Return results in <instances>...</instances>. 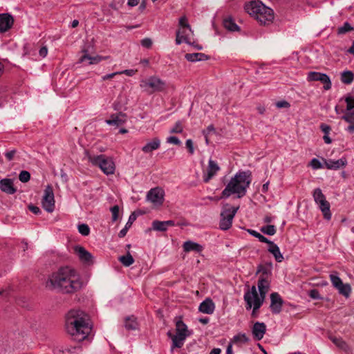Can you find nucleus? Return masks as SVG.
<instances>
[{"mask_svg": "<svg viewBox=\"0 0 354 354\" xmlns=\"http://www.w3.org/2000/svg\"><path fill=\"white\" fill-rule=\"evenodd\" d=\"M84 286V281L74 268L64 266L53 272L46 282L50 287L63 294H73L80 290Z\"/></svg>", "mask_w": 354, "mask_h": 354, "instance_id": "f257e3e1", "label": "nucleus"}, {"mask_svg": "<svg viewBox=\"0 0 354 354\" xmlns=\"http://www.w3.org/2000/svg\"><path fill=\"white\" fill-rule=\"evenodd\" d=\"M86 315L80 310H71L66 315V328L68 334L77 342L84 340L91 331Z\"/></svg>", "mask_w": 354, "mask_h": 354, "instance_id": "f03ea898", "label": "nucleus"}, {"mask_svg": "<svg viewBox=\"0 0 354 354\" xmlns=\"http://www.w3.org/2000/svg\"><path fill=\"white\" fill-rule=\"evenodd\" d=\"M252 180L250 171H240L237 172L226 185L222 191L221 198H227L234 194L238 198L243 197Z\"/></svg>", "mask_w": 354, "mask_h": 354, "instance_id": "7ed1b4c3", "label": "nucleus"}, {"mask_svg": "<svg viewBox=\"0 0 354 354\" xmlns=\"http://www.w3.org/2000/svg\"><path fill=\"white\" fill-rule=\"evenodd\" d=\"M269 288L270 283L268 279L264 277H260L258 281L259 294H258L255 286H252V288L244 294L246 309L250 310L252 308V306H254V310H259L264 301Z\"/></svg>", "mask_w": 354, "mask_h": 354, "instance_id": "20e7f679", "label": "nucleus"}, {"mask_svg": "<svg viewBox=\"0 0 354 354\" xmlns=\"http://www.w3.org/2000/svg\"><path fill=\"white\" fill-rule=\"evenodd\" d=\"M245 11L255 19L261 25H269L274 20V11L260 0L247 2L244 5Z\"/></svg>", "mask_w": 354, "mask_h": 354, "instance_id": "39448f33", "label": "nucleus"}, {"mask_svg": "<svg viewBox=\"0 0 354 354\" xmlns=\"http://www.w3.org/2000/svg\"><path fill=\"white\" fill-rule=\"evenodd\" d=\"M88 161L95 166H98L106 175L113 174L115 171V163L111 158L105 155H88Z\"/></svg>", "mask_w": 354, "mask_h": 354, "instance_id": "423d86ee", "label": "nucleus"}, {"mask_svg": "<svg viewBox=\"0 0 354 354\" xmlns=\"http://www.w3.org/2000/svg\"><path fill=\"white\" fill-rule=\"evenodd\" d=\"M239 206L233 207L226 203L222 207L219 227L222 230H227L232 227V221L235 216Z\"/></svg>", "mask_w": 354, "mask_h": 354, "instance_id": "0eeeda50", "label": "nucleus"}, {"mask_svg": "<svg viewBox=\"0 0 354 354\" xmlns=\"http://www.w3.org/2000/svg\"><path fill=\"white\" fill-rule=\"evenodd\" d=\"M313 196L315 203L318 205L321 210L324 218L329 221L331 219L332 214L330 212V205L329 202L326 199V196L322 193L320 188H316L314 189Z\"/></svg>", "mask_w": 354, "mask_h": 354, "instance_id": "6e6552de", "label": "nucleus"}, {"mask_svg": "<svg viewBox=\"0 0 354 354\" xmlns=\"http://www.w3.org/2000/svg\"><path fill=\"white\" fill-rule=\"evenodd\" d=\"M140 86L149 93L161 92L165 89L166 83L156 76H151L146 80H142Z\"/></svg>", "mask_w": 354, "mask_h": 354, "instance_id": "1a4fd4ad", "label": "nucleus"}, {"mask_svg": "<svg viewBox=\"0 0 354 354\" xmlns=\"http://www.w3.org/2000/svg\"><path fill=\"white\" fill-rule=\"evenodd\" d=\"M329 277L333 286L338 291V293L345 298H348L352 291L351 285L344 283L337 273L330 274Z\"/></svg>", "mask_w": 354, "mask_h": 354, "instance_id": "9d476101", "label": "nucleus"}, {"mask_svg": "<svg viewBox=\"0 0 354 354\" xmlns=\"http://www.w3.org/2000/svg\"><path fill=\"white\" fill-rule=\"evenodd\" d=\"M42 207L48 212H52L55 208V199L53 188L50 185H48L45 190L42 198Z\"/></svg>", "mask_w": 354, "mask_h": 354, "instance_id": "9b49d317", "label": "nucleus"}, {"mask_svg": "<svg viewBox=\"0 0 354 354\" xmlns=\"http://www.w3.org/2000/svg\"><path fill=\"white\" fill-rule=\"evenodd\" d=\"M307 80L311 81H319L324 84V89L328 91L331 88L332 83L330 79L326 73H322L315 71H310L308 73Z\"/></svg>", "mask_w": 354, "mask_h": 354, "instance_id": "f8f14e48", "label": "nucleus"}, {"mask_svg": "<svg viewBox=\"0 0 354 354\" xmlns=\"http://www.w3.org/2000/svg\"><path fill=\"white\" fill-rule=\"evenodd\" d=\"M165 192L160 187L151 189L147 194V200L154 205H162L164 201Z\"/></svg>", "mask_w": 354, "mask_h": 354, "instance_id": "ddd939ff", "label": "nucleus"}, {"mask_svg": "<svg viewBox=\"0 0 354 354\" xmlns=\"http://www.w3.org/2000/svg\"><path fill=\"white\" fill-rule=\"evenodd\" d=\"M194 32L191 27L179 28L176 32V44L180 45L185 42L189 45H194V42L191 41L190 35Z\"/></svg>", "mask_w": 354, "mask_h": 354, "instance_id": "4468645a", "label": "nucleus"}, {"mask_svg": "<svg viewBox=\"0 0 354 354\" xmlns=\"http://www.w3.org/2000/svg\"><path fill=\"white\" fill-rule=\"evenodd\" d=\"M74 250L80 260L84 263L92 264L93 263V255L84 247L77 245L74 248Z\"/></svg>", "mask_w": 354, "mask_h": 354, "instance_id": "2eb2a0df", "label": "nucleus"}, {"mask_svg": "<svg viewBox=\"0 0 354 354\" xmlns=\"http://www.w3.org/2000/svg\"><path fill=\"white\" fill-rule=\"evenodd\" d=\"M271 304L270 310L274 314H278L281 311L283 300L281 297L277 292H273L270 295Z\"/></svg>", "mask_w": 354, "mask_h": 354, "instance_id": "dca6fc26", "label": "nucleus"}, {"mask_svg": "<svg viewBox=\"0 0 354 354\" xmlns=\"http://www.w3.org/2000/svg\"><path fill=\"white\" fill-rule=\"evenodd\" d=\"M127 114L122 112H119L118 113L112 114L110 119L106 120V123L109 125L120 127L124 124L127 122Z\"/></svg>", "mask_w": 354, "mask_h": 354, "instance_id": "f3484780", "label": "nucleus"}, {"mask_svg": "<svg viewBox=\"0 0 354 354\" xmlns=\"http://www.w3.org/2000/svg\"><path fill=\"white\" fill-rule=\"evenodd\" d=\"M14 19L8 13L0 14V32H5L11 28Z\"/></svg>", "mask_w": 354, "mask_h": 354, "instance_id": "a211bd4d", "label": "nucleus"}, {"mask_svg": "<svg viewBox=\"0 0 354 354\" xmlns=\"http://www.w3.org/2000/svg\"><path fill=\"white\" fill-rule=\"evenodd\" d=\"M0 189L7 194H14L17 188L14 186L13 180L11 178H3L0 180Z\"/></svg>", "mask_w": 354, "mask_h": 354, "instance_id": "6ab92c4d", "label": "nucleus"}, {"mask_svg": "<svg viewBox=\"0 0 354 354\" xmlns=\"http://www.w3.org/2000/svg\"><path fill=\"white\" fill-rule=\"evenodd\" d=\"M266 332V325L263 322H257L254 324L252 333L255 340H261L263 339Z\"/></svg>", "mask_w": 354, "mask_h": 354, "instance_id": "aec40b11", "label": "nucleus"}, {"mask_svg": "<svg viewBox=\"0 0 354 354\" xmlns=\"http://www.w3.org/2000/svg\"><path fill=\"white\" fill-rule=\"evenodd\" d=\"M219 170L220 167L216 163V162L212 159H209L208 161L207 174L205 175L203 177L204 182H209V180L212 179Z\"/></svg>", "mask_w": 354, "mask_h": 354, "instance_id": "412c9836", "label": "nucleus"}, {"mask_svg": "<svg viewBox=\"0 0 354 354\" xmlns=\"http://www.w3.org/2000/svg\"><path fill=\"white\" fill-rule=\"evenodd\" d=\"M215 305L209 298L205 299L199 306L198 310L203 313L211 315L214 313Z\"/></svg>", "mask_w": 354, "mask_h": 354, "instance_id": "4be33fe9", "label": "nucleus"}, {"mask_svg": "<svg viewBox=\"0 0 354 354\" xmlns=\"http://www.w3.org/2000/svg\"><path fill=\"white\" fill-rule=\"evenodd\" d=\"M268 244L269 245L268 251L273 255L277 262H281L283 260V256L281 253L279 246L271 241Z\"/></svg>", "mask_w": 354, "mask_h": 354, "instance_id": "5701e85b", "label": "nucleus"}, {"mask_svg": "<svg viewBox=\"0 0 354 354\" xmlns=\"http://www.w3.org/2000/svg\"><path fill=\"white\" fill-rule=\"evenodd\" d=\"M324 164L327 169L337 170L344 167L346 165V160L343 158L337 160H328L324 161Z\"/></svg>", "mask_w": 354, "mask_h": 354, "instance_id": "b1692460", "label": "nucleus"}, {"mask_svg": "<svg viewBox=\"0 0 354 354\" xmlns=\"http://www.w3.org/2000/svg\"><path fill=\"white\" fill-rule=\"evenodd\" d=\"M160 146V140L158 138H154L151 141L147 142L142 147V151L144 153H150L158 149Z\"/></svg>", "mask_w": 354, "mask_h": 354, "instance_id": "393cba45", "label": "nucleus"}, {"mask_svg": "<svg viewBox=\"0 0 354 354\" xmlns=\"http://www.w3.org/2000/svg\"><path fill=\"white\" fill-rule=\"evenodd\" d=\"M185 57L187 61L191 62L205 61L209 59L208 55L201 53H187Z\"/></svg>", "mask_w": 354, "mask_h": 354, "instance_id": "a878e982", "label": "nucleus"}, {"mask_svg": "<svg viewBox=\"0 0 354 354\" xmlns=\"http://www.w3.org/2000/svg\"><path fill=\"white\" fill-rule=\"evenodd\" d=\"M183 248L184 251L186 252H189L191 251H195L197 252H200L203 250L202 245H201L200 244H198L197 243L191 241H185L183 243Z\"/></svg>", "mask_w": 354, "mask_h": 354, "instance_id": "bb28decb", "label": "nucleus"}, {"mask_svg": "<svg viewBox=\"0 0 354 354\" xmlns=\"http://www.w3.org/2000/svg\"><path fill=\"white\" fill-rule=\"evenodd\" d=\"M83 52L85 53V54L83 55L80 59V62L81 63L88 62V64H96L102 59L100 56L97 55L93 57L86 54V50H84Z\"/></svg>", "mask_w": 354, "mask_h": 354, "instance_id": "cd10ccee", "label": "nucleus"}, {"mask_svg": "<svg viewBox=\"0 0 354 354\" xmlns=\"http://www.w3.org/2000/svg\"><path fill=\"white\" fill-rule=\"evenodd\" d=\"M223 26L228 30L235 32L239 31V27L234 22V20L231 17H227L223 19Z\"/></svg>", "mask_w": 354, "mask_h": 354, "instance_id": "c85d7f7f", "label": "nucleus"}, {"mask_svg": "<svg viewBox=\"0 0 354 354\" xmlns=\"http://www.w3.org/2000/svg\"><path fill=\"white\" fill-rule=\"evenodd\" d=\"M168 335L172 339V348H181L187 337L186 335H176L172 336L170 332L168 333Z\"/></svg>", "mask_w": 354, "mask_h": 354, "instance_id": "c756f323", "label": "nucleus"}, {"mask_svg": "<svg viewBox=\"0 0 354 354\" xmlns=\"http://www.w3.org/2000/svg\"><path fill=\"white\" fill-rule=\"evenodd\" d=\"M272 265L271 263L266 265H260L257 269V273H261L260 277H264L266 279L272 274Z\"/></svg>", "mask_w": 354, "mask_h": 354, "instance_id": "7c9ffc66", "label": "nucleus"}, {"mask_svg": "<svg viewBox=\"0 0 354 354\" xmlns=\"http://www.w3.org/2000/svg\"><path fill=\"white\" fill-rule=\"evenodd\" d=\"M136 219V214L133 212L132 213L129 217V220L127 221V223H126L125 226L124 228H122L119 234H118V236L120 238H122L124 236H125V235L127 234V231L129 230V228L131 227V225H132L133 222Z\"/></svg>", "mask_w": 354, "mask_h": 354, "instance_id": "2f4dec72", "label": "nucleus"}, {"mask_svg": "<svg viewBox=\"0 0 354 354\" xmlns=\"http://www.w3.org/2000/svg\"><path fill=\"white\" fill-rule=\"evenodd\" d=\"M340 80L345 84H351L354 80V74L351 71H344L341 73Z\"/></svg>", "mask_w": 354, "mask_h": 354, "instance_id": "473e14b6", "label": "nucleus"}, {"mask_svg": "<svg viewBox=\"0 0 354 354\" xmlns=\"http://www.w3.org/2000/svg\"><path fill=\"white\" fill-rule=\"evenodd\" d=\"M176 335H186V337L188 336V334H187V327L183 323V322L182 320H178L176 322Z\"/></svg>", "mask_w": 354, "mask_h": 354, "instance_id": "72a5a7b5", "label": "nucleus"}, {"mask_svg": "<svg viewBox=\"0 0 354 354\" xmlns=\"http://www.w3.org/2000/svg\"><path fill=\"white\" fill-rule=\"evenodd\" d=\"M118 260L126 267L130 266L134 262V259L129 252L124 256L120 257Z\"/></svg>", "mask_w": 354, "mask_h": 354, "instance_id": "f704fd0d", "label": "nucleus"}, {"mask_svg": "<svg viewBox=\"0 0 354 354\" xmlns=\"http://www.w3.org/2000/svg\"><path fill=\"white\" fill-rule=\"evenodd\" d=\"M152 229L155 231L165 232L167 230L164 221H153L152 222Z\"/></svg>", "mask_w": 354, "mask_h": 354, "instance_id": "c9c22d12", "label": "nucleus"}, {"mask_svg": "<svg viewBox=\"0 0 354 354\" xmlns=\"http://www.w3.org/2000/svg\"><path fill=\"white\" fill-rule=\"evenodd\" d=\"M125 328L127 330H136L138 328V323L134 317H128L125 320Z\"/></svg>", "mask_w": 354, "mask_h": 354, "instance_id": "e433bc0d", "label": "nucleus"}, {"mask_svg": "<svg viewBox=\"0 0 354 354\" xmlns=\"http://www.w3.org/2000/svg\"><path fill=\"white\" fill-rule=\"evenodd\" d=\"M345 102L346 103V109L344 113H348V112H354V97L352 96H347L345 98Z\"/></svg>", "mask_w": 354, "mask_h": 354, "instance_id": "4c0bfd02", "label": "nucleus"}, {"mask_svg": "<svg viewBox=\"0 0 354 354\" xmlns=\"http://www.w3.org/2000/svg\"><path fill=\"white\" fill-rule=\"evenodd\" d=\"M261 232L267 235L272 236L276 233V228L273 225H268L261 227Z\"/></svg>", "mask_w": 354, "mask_h": 354, "instance_id": "58836bf2", "label": "nucleus"}, {"mask_svg": "<svg viewBox=\"0 0 354 354\" xmlns=\"http://www.w3.org/2000/svg\"><path fill=\"white\" fill-rule=\"evenodd\" d=\"M248 232L252 236H254L255 238H257L259 239V241L261 243H268L270 241L266 237L263 236L261 234H260L259 232H258L254 230H248Z\"/></svg>", "mask_w": 354, "mask_h": 354, "instance_id": "ea45409f", "label": "nucleus"}, {"mask_svg": "<svg viewBox=\"0 0 354 354\" xmlns=\"http://www.w3.org/2000/svg\"><path fill=\"white\" fill-rule=\"evenodd\" d=\"M353 30V28L351 26V25L348 22L346 21L344 23L342 26L338 28L337 33L339 35H343Z\"/></svg>", "mask_w": 354, "mask_h": 354, "instance_id": "a19ab883", "label": "nucleus"}, {"mask_svg": "<svg viewBox=\"0 0 354 354\" xmlns=\"http://www.w3.org/2000/svg\"><path fill=\"white\" fill-rule=\"evenodd\" d=\"M77 228L78 232L83 236H88L90 233V228L87 224H80Z\"/></svg>", "mask_w": 354, "mask_h": 354, "instance_id": "79ce46f5", "label": "nucleus"}, {"mask_svg": "<svg viewBox=\"0 0 354 354\" xmlns=\"http://www.w3.org/2000/svg\"><path fill=\"white\" fill-rule=\"evenodd\" d=\"M183 128L180 121H177L174 126L170 129L171 133H180L183 131Z\"/></svg>", "mask_w": 354, "mask_h": 354, "instance_id": "37998d69", "label": "nucleus"}, {"mask_svg": "<svg viewBox=\"0 0 354 354\" xmlns=\"http://www.w3.org/2000/svg\"><path fill=\"white\" fill-rule=\"evenodd\" d=\"M19 179L22 183H27L30 179V174L27 171H21L19 175Z\"/></svg>", "mask_w": 354, "mask_h": 354, "instance_id": "c03bdc74", "label": "nucleus"}, {"mask_svg": "<svg viewBox=\"0 0 354 354\" xmlns=\"http://www.w3.org/2000/svg\"><path fill=\"white\" fill-rule=\"evenodd\" d=\"M341 118L348 123H354V112L344 113Z\"/></svg>", "mask_w": 354, "mask_h": 354, "instance_id": "a18cd8bd", "label": "nucleus"}, {"mask_svg": "<svg viewBox=\"0 0 354 354\" xmlns=\"http://www.w3.org/2000/svg\"><path fill=\"white\" fill-rule=\"evenodd\" d=\"M333 342L338 347L345 349L347 347L346 343L341 338L334 337L332 339Z\"/></svg>", "mask_w": 354, "mask_h": 354, "instance_id": "49530a36", "label": "nucleus"}, {"mask_svg": "<svg viewBox=\"0 0 354 354\" xmlns=\"http://www.w3.org/2000/svg\"><path fill=\"white\" fill-rule=\"evenodd\" d=\"M309 165L314 169H318L323 167L321 162L317 158L312 159Z\"/></svg>", "mask_w": 354, "mask_h": 354, "instance_id": "de8ad7c7", "label": "nucleus"}, {"mask_svg": "<svg viewBox=\"0 0 354 354\" xmlns=\"http://www.w3.org/2000/svg\"><path fill=\"white\" fill-rule=\"evenodd\" d=\"M111 212L112 213V220L113 221H115L118 218L119 207L118 205H114L111 208Z\"/></svg>", "mask_w": 354, "mask_h": 354, "instance_id": "09e8293b", "label": "nucleus"}, {"mask_svg": "<svg viewBox=\"0 0 354 354\" xmlns=\"http://www.w3.org/2000/svg\"><path fill=\"white\" fill-rule=\"evenodd\" d=\"M179 28L191 27L187 23V19L185 16L181 17L179 19Z\"/></svg>", "mask_w": 354, "mask_h": 354, "instance_id": "8fccbe9b", "label": "nucleus"}, {"mask_svg": "<svg viewBox=\"0 0 354 354\" xmlns=\"http://www.w3.org/2000/svg\"><path fill=\"white\" fill-rule=\"evenodd\" d=\"M167 142L176 145H180L181 144L180 140L176 136H170L167 138Z\"/></svg>", "mask_w": 354, "mask_h": 354, "instance_id": "3c124183", "label": "nucleus"}, {"mask_svg": "<svg viewBox=\"0 0 354 354\" xmlns=\"http://www.w3.org/2000/svg\"><path fill=\"white\" fill-rule=\"evenodd\" d=\"M136 72H137V70L126 69L124 71H118V75L124 74L127 76L131 77V76L134 75L136 73Z\"/></svg>", "mask_w": 354, "mask_h": 354, "instance_id": "603ef678", "label": "nucleus"}, {"mask_svg": "<svg viewBox=\"0 0 354 354\" xmlns=\"http://www.w3.org/2000/svg\"><path fill=\"white\" fill-rule=\"evenodd\" d=\"M186 147L188 149L190 154H193L194 153V144L191 139H188L185 142Z\"/></svg>", "mask_w": 354, "mask_h": 354, "instance_id": "864d4df0", "label": "nucleus"}, {"mask_svg": "<svg viewBox=\"0 0 354 354\" xmlns=\"http://www.w3.org/2000/svg\"><path fill=\"white\" fill-rule=\"evenodd\" d=\"M276 106L279 109H281V108H289L290 106V104L289 102H288L286 100H281V101H278L277 103H276Z\"/></svg>", "mask_w": 354, "mask_h": 354, "instance_id": "5fc2aeb1", "label": "nucleus"}, {"mask_svg": "<svg viewBox=\"0 0 354 354\" xmlns=\"http://www.w3.org/2000/svg\"><path fill=\"white\" fill-rule=\"evenodd\" d=\"M308 295L311 298L315 299H319L321 298L319 291L317 290H316V289L311 290L309 292Z\"/></svg>", "mask_w": 354, "mask_h": 354, "instance_id": "6e6d98bb", "label": "nucleus"}, {"mask_svg": "<svg viewBox=\"0 0 354 354\" xmlns=\"http://www.w3.org/2000/svg\"><path fill=\"white\" fill-rule=\"evenodd\" d=\"M320 129L324 132V135L329 134L331 130L330 127L324 123L321 124Z\"/></svg>", "mask_w": 354, "mask_h": 354, "instance_id": "4d7b16f0", "label": "nucleus"}, {"mask_svg": "<svg viewBox=\"0 0 354 354\" xmlns=\"http://www.w3.org/2000/svg\"><path fill=\"white\" fill-rule=\"evenodd\" d=\"M16 152H17V151L15 149L6 151L5 153V156L8 159V160L10 161L13 159Z\"/></svg>", "mask_w": 354, "mask_h": 354, "instance_id": "13d9d810", "label": "nucleus"}, {"mask_svg": "<svg viewBox=\"0 0 354 354\" xmlns=\"http://www.w3.org/2000/svg\"><path fill=\"white\" fill-rule=\"evenodd\" d=\"M216 130L213 124L209 125L205 130L203 131V135H209L212 133H215Z\"/></svg>", "mask_w": 354, "mask_h": 354, "instance_id": "bf43d9fd", "label": "nucleus"}, {"mask_svg": "<svg viewBox=\"0 0 354 354\" xmlns=\"http://www.w3.org/2000/svg\"><path fill=\"white\" fill-rule=\"evenodd\" d=\"M141 44L142 46L144 47H146V48H150L152 45V41L149 38H145L144 39L142 40L141 41Z\"/></svg>", "mask_w": 354, "mask_h": 354, "instance_id": "052dcab7", "label": "nucleus"}, {"mask_svg": "<svg viewBox=\"0 0 354 354\" xmlns=\"http://www.w3.org/2000/svg\"><path fill=\"white\" fill-rule=\"evenodd\" d=\"M117 75H118V71L115 72V73L106 74V75H105L102 77V80L103 81L111 80V79L113 78Z\"/></svg>", "mask_w": 354, "mask_h": 354, "instance_id": "680f3d73", "label": "nucleus"}, {"mask_svg": "<svg viewBox=\"0 0 354 354\" xmlns=\"http://www.w3.org/2000/svg\"><path fill=\"white\" fill-rule=\"evenodd\" d=\"M47 53L48 49L46 46L41 47L39 50V55L43 58L47 55Z\"/></svg>", "mask_w": 354, "mask_h": 354, "instance_id": "e2e57ef3", "label": "nucleus"}, {"mask_svg": "<svg viewBox=\"0 0 354 354\" xmlns=\"http://www.w3.org/2000/svg\"><path fill=\"white\" fill-rule=\"evenodd\" d=\"M29 209L34 214H37L39 213H40L41 210L39 209V207H37V206H35V205H30L29 206Z\"/></svg>", "mask_w": 354, "mask_h": 354, "instance_id": "0e129e2a", "label": "nucleus"}, {"mask_svg": "<svg viewBox=\"0 0 354 354\" xmlns=\"http://www.w3.org/2000/svg\"><path fill=\"white\" fill-rule=\"evenodd\" d=\"M164 223L167 228L175 225V222L172 220L165 221Z\"/></svg>", "mask_w": 354, "mask_h": 354, "instance_id": "69168bd1", "label": "nucleus"}, {"mask_svg": "<svg viewBox=\"0 0 354 354\" xmlns=\"http://www.w3.org/2000/svg\"><path fill=\"white\" fill-rule=\"evenodd\" d=\"M139 0H128V5L130 6H136L138 4Z\"/></svg>", "mask_w": 354, "mask_h": 354, "instance_id": "338daca9", "label": "nucleus"}, {"mask_svg": "<svg viewBox=\"0 0 354 354\" xmlns=\"http://www.w3.org/2000/svg\"><path fill=\"white\" fill-rule=\"evenodd\" d=\"M350 125L347 127L346 130L349 133H353L354 132V123H349Z\"/></svg>", "mask_w": 354, "mask_h": 354, "instance_id": "774afa93", "label": "nucleus"}]
</instances>
